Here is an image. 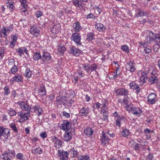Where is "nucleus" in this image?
Wrapping results in <instances>:
<instances>
[{"label":"nucleus","mask_w":160,"mask_h":160,"mask_svg":"<svg viewBox=\"0 0 160 160\" xmlns=\"http://www.w3.org/2000/svg\"><path fill=\"white\" fill-rule=\"evenodd\" d=\"M15 156V153L14 151L12 150L8 149L0 155V158L2 160H12L10 157L13 158Z\"/></svg>","instance_id":"nucleus-1"},{"label":"nucleus","mask_w":160,"mask_h":160,"mask_svg":"<svg viewBox=\"0 0 160 160\" xmlns=\"http://www.w3.org/2000/svg\"><path fill=\"white\" fill-rule=\"evenodd\" d=\"M147 37L144 42L145 44H149L151 42L154 41L155 34L151 31H148Z\"/></svg>","instance_id":"nucleus-2"},{"label":"nucleus","mask_w":160,"mask_h":160,"mask_svg":"<svg viewBox=\"0 0 160 160\" xmlns=\"http://www.w3.org/2000/svg\"><path fill=\"white\" fill-rule=\"evenodd\" d=\"M10 131L9 129L0 127V138L3 137L4 139H7L10 135Z\"/></svg>","instance_id":"nucleus-3"},{"label":"nucleus","mask_w":160,"mask_h":160,"mask_svg":"<svg viewBox=\"0 0 160 160\" xmlns=\"http://www.w3.org/2000/svg\"><path fill=\"white\" fill-rule=\"evenodd\" d=\"M72 40L75 42L77 45H81V36L78 33H74L72 34L71 38Z\"/></svg>","instance_id":"nucleus-4"},{"label":"nucleus","mask_w":160,"mask_h":160,"mask_svg":"<svg viewBox=\"0 0 160 160\" xmlns=\"http://www.w3.org/2000/svg\"><path fill=\"white\" fill-rule=\"evenodd\" d=\"M148 73L146 72H143L141 73V76L139 79V85L142 86L146 82L148 79Z\"/></svg>","instance_id":"nucleus-5"},{"label":"nucleus","mask_w":160,"mask_h":160,"mask_svg":"<svg viewBox=\"0 0 160 160\" xmlns=\"http://www.w3.org/2000/svg\"><path fill=\"white\" fill-rule=\"evenodd\" d=\"M90 108L87 107H83L79 110V115L81 117H86L89 112Z\"/></svg>","instance_id":"nucleus-6"},{"label":"nucleus","mask_w":160,"mask_h":160,"mask_svg":"<svg viewBox=\"0 0 160 160\" xmlns=\"http://www.w3.org/2000/svg\"><path fill=\"white\" fill-rule=\"evenodd\" d=\"M130 88L133 90H136V93L137 94L139 93L141 90V89L139 87L138 85L137 84L135 81L131 82L129 84Z\"/></svg>","instance_id":"nucleus-7"},{"label":"nucleus","mask_w":160,"mask_h":160,"mask_svg":"<svg viewBox=\"0 0 160 160\" xmlns=\"http://www.w3.org/2000/svg\"><path fill=\"white\" fill-rule=\"evenodd\" d=\"M135 63L131 61H129L127 62L126 65V69L131 72H133L135 70Z\"/></svg>","instance_id":"nucleus-8"},{"label":"nucleus","mask_w":160,"mask_h":160,"mask_svg":"<svg viewBox=\"0 0 160 160\" xmlns=\"http://www.w3.org/2000/svg\"><path fill=\"white\" fill-rule=\"evenodd\" d=\"M66 97L65 96H62L59 95L56 98V103L60 105L64 104L66 103Z\"/></svg>","instance_id":"nucleus-9"},{"label":"nucleus","mask_w":160,"mask_h":160,"mask_svg":"<svg viewBox=\"0 0 160 160\" xmlns=\"http://www.w3.org/2000/svg\"><path fill=\"white\" fill-rule=\"evenodd\" d=\"M51 58L50 54L48 52H43L41 57V59L43 62H45L50 60Z\"/></svg>","instance_id":"nucleus-10"},{"label":"nucleus","mask_w":160,"mask_h":160,"mask_svg":"<svg viewBox=\"0 0 160 160\" xmlns=\"http://www.w3.org/2000/svg\"><path fill=\"white\" fill-rule=\"evenodd\" d=\"M109 140V138L106 135V134L103 131L102 132V136L100 138L101 143L103 145H106L108 143Z\"/></svg>","instance_id":"nucleus-11"},{"label":"nucleus","mask_w":160,"mask_h":160,"mask_svg":"<svg viewBox=\"0 0 160 160\" xmlns=\"http://www.w3.org/2000/svg\"><path fill=\"white\" fill-rule=\"evenodd\" d=\"M156 97V95L154 93H150L148 97V102L149 104H154L156 101L155 98Z\"/></svg>","instance_id":"nucleus-12"},{"label":"nucleus","mask_w":160,"mask_h":160,"mask_svg":"<svg viewBox=\"0 0 160 160\" xmlns=\"http://www.w3.org/2000/svg\"><path fill=\"white\" fill-rule=\"evenodd\" d=\"M32 109L34 110V112L38 115V117L42 114L43 110L40 106L35 105L33 107Z\"/></svg>","instance_id":"nucleus-13"},{"label":"nucleus","mask_w":160,"mask_h":160,"mask_svg":"<svg viewBox=\"0 0 160 160\" xmlns=\"http://www.w3.org/2000/svg\"><path fill=\"white\" fill-rule=\"evenodd\" d=\"M116 92L119 95L127 96L129 95V91L125 88H121L116 91Z\"/></svg>","instance_id":"nucleus-14"},{"label":"nucleus","mask_w":160,"mask_h":160,"mask_svg":"<svg viewBox=\"0 0 160 160\" xmlns=\"http://www.w3.org/2000/svg\"><path fill=\"white\" fill-rule=\"evenodd\" d=\"M95 28L96 30L100 32H103L106 29V27L100 23H96Z\"/></svg>","instance_id":"nucleus-15"},{"label":"nucleus","mask_w":160,"mask_h":160,"mask_svg":"<svg viewBox=\"0 0 160 160\" xmlns=\"http://www.w3.org/2000/svg\"><path fill=\"white\" fill-rule=\"evenodd\" d=\"M148 82L150 84H153L159 82V80L157 77L152 75L149 78Z\"/></svg>","instance_id":"nucleus-16"},{"label":"nucleus","mask_w":160,"mask_h":160,"mask_svg":"<svg viewBox=\"0 0 160 160\" xmlns=\"http://www.w3.org/2000/svg\"><path fill=\"white\" fill-rule=\"evenodd\" d=\"M126 118L124 116H119L116 121V125L118 126L119 127H120L122 122H124Z\"/></svg>","instance_id":"nucleus-17"},{"label":"nucleus","mask_w":160,"mask_h":160,"mask_svg":"<svg viewBox=\"0 0 160 160\" xmlns=\"http://www.w3.org/2000/svg\"><path fill=\"white\" fill-rule=\"evenodd\" d=\"M54 25L52 28L51 30L53 33H56L59 32L60 30V24L58 22H57L56 23H54Z\"/></svg>","instance_id":"nucleus-18"},{"label":"nucleus","mask_w":160,"mask_h":160,"mask_svg":"<svg viewBox=\"0 0 160 160\" xmlns=\"http://www.w3.org/2000/svg\"><path fill=\"white\" fill-rule=\"evenodd\" d=\"M131 111L132 114L137 116H139L142 112L140 108L135 107L131 108Z\"/></svg>","instance_id":"nucleus-19"},{"label":"nucleus","mask_w":160,"mask_h":160,"mask_svg":"<svg viewBox=\"0 0 160 160\" xmlns=\"http://www.w3.org/2000/svg\"><path fill=\"white\" fill-rule=\"evenodd\" d=\"M46 91L44 85H41L38 88V93L39 95L43 96L46 94Z\"/></svg>","instance_id":"nucleus-20"},{"label":"nucleus","mask_w":160,"mask_h":160,"mask_svg":"<svg viewBox=\"0 0 160 160\" xmlns=\"http://www.w3.org/2000/svg\"><path fill=\"white\" fill-rule=\"evenodd\" d=\"M72 27L76 32L80 31L82 29L80 22L78 21H77L74 22L73 24Z\"/></svg>","instance_id":"nucleus-21"},{"label":"nucleus","mask_w":160,"mask_h":160,"mask_svg":"<svg viewBox=\"0 0 160 160\" xmlns=\"http://www.w3.org/2000/svg\"><path fill=\"white\" fill-rule=\"evenodd\" d=\"M81 52V51L76 47L73 46L71 49V53L74 54L75 56H78Z\"/></svg>","instance_id":"nucleus-22"},{"label":"nucleus","mask_w":160,"mask_h":160,"mask_svg":"<svg viewBox=\"0 0 160 160\" xmlns=\"http://www.w3.org/2000/svg\"><path fill=\"white\" fill-rule=\"evenodd\" d=\"M70 128V122L67 121H63L62 124L61 128L64 131L69 130Z\"/></svg>","instance_id":"nucleus-23"},{"label":"nucleus","mask_w":160,"mask_h":160,"mask_svg":"<svg viewBox=\"0 0 160 160\" xmlns=\"http://www.w3.org/2000/svg\"><path fill=\"white\" fill-rule=\"evenodd\" d=\"M81 1L79 0H73L72 2L78 9H80L83 8V5Z\"/></svg>","instance_id":"nucleus-24"},{"label":"nucleus","mask_w":160,"mask_h":160,"mask_svg":"<svg viewBox=\"0 0 160 160\" xmlns=\"http://www.w3.org/2000/svg\"><path fill=\"white\" fill-rule=\"evenodd\" d=\"M93 130L90 128H86L84 131V133L87 137H89L93 135Z\"/></svg>","instance_id":"nucleus-25"},{"label":"nucleus","mask_w":160,"mask_h":160,"mask_svg":"<svg viewBox=\"0 0 160 160\" xmlns=\"http://www.w3.org/2000/svg\"><path fill=\"white\" fill-rule=\"evenodd\" d=\"M107 103L108 102L105 100L102 101L100 103L101 105L102 106L101 110V112L107 111V108L106 105Z\"/></svg>","instance_id":"nucleus-26"},{"label":"nucleus","mask_w":160,"mask_h":160,"mask_svg":"<svg viewBox=\"0 0 160 160\" xmlns=\"http://www.w3.org/2000/svg\"><path fill=\"white\" fill-rule=\"evenodd\" d=\"M30 32L32 34L35 35L36 34H39L40 30L36 26L33 25L30 28Z\"/></svg>","instance_id":"nucleus-27"},{"label":"nucleus","mask_w":160,"mask_h":160,"mask_svg":"<svg viewBox=\"0 0 160 160\" xmlns=\"http://www.w3.org/2000/svg\"><path fill=\"white\" fill-rule=\"evenodd\" d=\"M21 108L23 111H28V110L29 111L28 105L27 103L25 102H21Z\"/></svg>","instance_id":"nucleus-28"},{"label":"nucleus","mask_w":160,"mask_h":160,"mask_svg":"<svg viewBox=\"0 0 160 160\" xmlns=\"http://www.w3.org/2000/svg\"><path fill=\"white\" fill-rule=\"evenodd\" d=\"M29 115V113L28 112H25L24 113L21 112V122L28 120V116Z\"/></svg>","instance_id":"nucleus-29"},{"label":"nucleus","mask_w":160,"mask_h":160,"mask_svg":"<svg viewBox=\"0 0 160 160\" xmlns=\"http://www.w3.org/2000/svg\"><path fill=\"white\" fill-rule=\"evenodd\" d=\"M17 38L18 36L17 34L14 35L12 37V40L10 42V46L11 47L13 48L14 47L17 40Z\"/></svg>","instance_id":"nucleus-30"},{"label":"nucleus","mask_w":160,"mask_h":160,"mask_svg":"<svg viewBox=\"0 0 160 160\" xmlns=\"http://www.w3.org/2000/svg\"><path fill=\"white\" fill-rule=\"evenodd\" d=\"M131 147L136 150H138L139 149V144L133 140L130 142Z\"/></svg>","instance_id":"nucleus-31"},{"label":"nucleus","mask_w":160,"mask_h":160,"mask_svg":"<svg viewBox=\"0 0 160 160\" xmlns=\"http://www.w3.org/2000/svg\"><path fill=\"white\" fill-rule=\"evenodd\" d=\"M68 152L72 155V157L73 158H76L78 155V152L76 150H75L73 148H71L70 150L68 151Z\"/></svg>","instance_id":"nucleus-32"},{"label":"nucleus","mask_w":160,"mask_h":160,"mask_svg":"<svg viewBox=\"0 0 160 160\" xmlns=\"http://www.w3.org/2000/svg\"><path fill=\"white\" fill-rule=\"evenodd\" d=\"M32 151V153L35 154H41L42 152V149L39 147L34 148Z\"/></svg>","instance_id":"nucleus-33"},{"label":"nucleus","mask_w":160,"mask_h":160,"mask_svg":"<svg viewBox=\"0 0 160 160\" xmlns=\"http://www.w3.org/2000/svg\"><path fill=\"white\" fill-rule=\"evenodd\" d=\"M140 44L143 46L145 48L144 49V51L146 53H149L151 52L152 49L151 48L145 47V45L147 44H145L144 42L143 43L142 42H140Z\"/></svg>","instance_id":"nucleus-34"},{"label":"nucleus","mask_w":160,"mask_h":160,"mask_svg":"<svg viewBox=\"0 0 160 160\" xmlns=\"http://www.w3.org/2000/svg\"><path fill=\"white\" fill-rule=\"evenodd\" d=\"M42 55L40 52H37L33 55V59L35 61L38 60L39 59H41Z\"/></svg>","instance_id":"nucleus-35"},{"label":"nucleus","mask_w":160,"mask_h":160,"mask_svg":"<svg viewBox=\"0 0 160 160\" xmlns=\"http://www.w3.org/2000/svg\"><path fill=\"white\" fill-rule=\"evenodd\" d=\"M10 81L12 82H20V75L19 74H17V75L15 76L10 79Z\"/></svg>","instance_id":"nucleus-36"},{"label":"nucleus","mask_w":160,"mask_h":160,"mask_svg":"<svg viewBox=\"0 0 160 160\" xmlns=\"http://www.w3.org/2000/svg\"><path fill=\"white\" fill-rule=\"evenodd\" d=\"M24 75L27 78H30L32 75V72L29 69H26L23 73Z\"/></svg>","instance_id":"nucleus-37"},{"label":"nucleus","mask_w":160,"mask_h":160,"mask_svg":"<svg viewBox=\"0 0 160 160\" xmlns=\"http://www.w3.org/2000/svg\"><path fill=\"white\" fill-rule=\"evenodd\" d=\"M89 158V156L87 155H80L78 157V160H88Z\"/></svg>","instance_id":"nucleus-38"},{"label":"nucleus","mask_w":160,"mask_h":160,"mask_svg":"<svg viewBox=\"0 0 160 160\" xmlns=\"http://www.w3.org/2000/svg\"><path fill=\"white\" fill-rule=\"evenodd\" d=\"M5 28L2 29L1 31H0V36L2 37H5L7 36L8 32L6 30Z\"/></svg>","instance_id":"nucleus-39"},{"label":"nucleus","mask_w":160,"mask_h":160,"mask_svg":"<svg viewBox=\"0 0 160 160\" xmlns=\"http://www.w3.org/2000/svg\"><path fill=\"white\" fill-rule=\"evenodd\" d=\"M72 138L71 136L70 135L69 132H66L65 134L64 140L67 142L69 141Z\"/></svg>","instance_id":"nucleus-40"},{"label":"nucleus","mask_w":160,"mask_h":160,"mask_svg":"<svg viewBox=\"0 0 160 160\" xmlns=\"http://www.w3.org/2000/svg\"><path fill=\"white\" fill-rule=\"evenodd\" d=\"M66 48L63 46L60 45L58 48V51L61 54H63Z\"/></svg>","instance_id":"nucleus-41"},{"label":"nucleus","mask_w":160,"mask_h":160,"mask_svg":"<svg viewBox=\"0 0 160 160\" xmlns=\"http://www.w3.org/2000/svg\"><path fill=\"white\" fill-rule=\"evenodd\" d=\"M94 36V34L92 32H90L87 35V40L88 41H92L93 39Z\"/></svg>","instance_id":"nucleus-42"},{"label":"nucleus","mask_w":160,"mask_h":160,"mask_svg":"<svg viewBox=\"0 0 160 160\" xmlns=\"http://www.w3.org/2000/svg\"><path fill=\"white\" fill-rule=\"evenodd\" d=\"M147 14L146 12H145L144 11H142L140 9L138 10V14L137 15L138 17H143Z\"/></svg>","instance_id":"nucleus-43"},{"label":"nucleus","mask_w":160,"mask_h":160,"mask_svg":"<svg viewBox=\"0 0 160 160\" xmlns=\"http://www.w3.org/2000/svg\"><path fill=\"white\" fill-rule=\"evenodd\" d=\"M154 41L156 42V44L160 45V35L159 34H155Z\"/></svg>","instance_id":"nucleus-44"},{"label":"nucleus","mask_w":160,"mask_h":160,"mask_svg":"<svg viewBox=\"0 0 160 160\" xmlns=\"http://www.w3.org/2000/svg\"><path fill=\"white\" fill-rule=\"evenodd\" d=\"M9 126L14 132H17L18 129L15 123H11L9 125Z\"/></svg>","instance_id":"nucleus-45"},{"label":"nucleus","mask_w":160,"mask_h":160,"mask_svg":"<svg viewBox=\"0 0 160 160\" xmlns=\"http://www.w3.org/2000/svg\"><path fill=\"white\" fill-rule=\"evenodd\" d=\"M122 135L123 137H126L128 136L129 134V132L128 130L127 129L122 131L121 132Z\"/></svg>","instance_id":"nucleus-46"},{"label":"nucleus","mask_w":160,"mask_h":160,"mask_svg":"<svg viewBox=\"0 0 160 160\" xmlns=\"http://www.w3.org/2000/svg\"><path fill=\"white\" fill-rule=\"evenodd\" d=\"M62 144V143L61 141L58 139L56 142L54 143L55 147L58 148H59L61 147Z\"/></svg>","instance_id":"nucleus-47"},{"label":"nucleus","mask_w":160,"mask_h":160,"mask_svg":"<svg viewBox=\"0 0 160 160\" xmlns=\"http://www.w3.org/2000/svg\"><path fill=\"white\" fill-rule=\"evenodd\" d=\"M118 103L122 104L123 103L124 104H127L128 103V100L125 97L122 100H121L120 99H118Z\"/></svg>","instance_id":"nucleus-48"},{"label":"nucleus","mask_w":160,"mask_h":160,"mask_svg":"<svg viewBox=\"0 0 160 160\" xmlns=\"http://www.w3.org/2000/svg\"><path fill=\"white\" fill-rule=\"evenodd\" d=\"M4 94L6 96H7L10 93V90L8 87H5L3 88Z\"/></svg>","instance_id":"nucleus-49"},{"label":"nucleus","mask_w":160,"mask_h":160,"mask_svg":"<svg viewBox=\"0 0 160 160\" xmlns=\"http://www.w3.org/2000/svg\"><path fill=\"white\" fill-rule=\"evenodd\" d=\"M122 50L124 52H126L127 53L129 52V48L126 45H123L122 46Z\"/></svg>","instance_id":"nucleus-50"},{"label":"nucleus","mask_w":160,"mask_h":160,"mask_svg":"<svg viewBox=\"0 0 160 160\" xmlns=\"http://www.w3.org/2000/svg\"><path fill=\"white\" fill-rule=\"evenodd\" d=\"M97 68V66L95 63H93L90 66V71L91 70V72L93 71H95Z\"/></svg>","instance_id":"nucleus-51"},{"label":"nucleus","mask_w":160,"mask_h":160,"mask_svg":"<svg viewBox=\"0 0 160 160\" xmlns=\"http://www.w3.org/2000/svg\"><path fill=\"white\" fill-rule=\"evenodd\" d=\"M25 53L27 55L28 54V50L26 48L23 47L21 48V55Z\"/></svg>","instance_id":"nucleus-52"},{"label":"nucleus","mask_w":160,"mask_h":160,"mask_svg":"<svg viewBox=\"0 0 160 160\" xmlns=\"http://www.w3.org/2000/svg\"><path fill=\"white\" fill-rule=\"evenodd\" d=\"M17 67L15 65H14L11 69V72L13 74H15L17 72Z\"/></svg>","instance_id":"nucleus-53"},{"label":"nucleus","mask_w":160,"mask_h":160,"mask_svg":"<svg viewBox=\"0 0 160 160\" xmlns=\"http://www.w3.org/2000/svg\"><path fill=\"white\" fill-rule=\"evenodd\" d=\"M84 70L86 71L87 72H90V65L89 64L85 63L84 66Z\"/></svg>","instance_id":"nucleus-54"},{"label":"nucleus","mask_w":160,"mask_h":160,"mask_svg":"<svg viewBox=\"0 0 160 160\" xmlns=\"http://www.w3.org/2000/svg\"><path fill=\"white\" fill-rule=\"evenodd\" d=\"M8 113L10 116H12L15 115L16 114V112L12 108H10L8 112Z\"/></svg>","instance_id":"nucleus-55"},{"label":"nucleus","mask_w":160,"mask_h":160,"mask_svg":"<svg viewBox=\"0 0 160 160\" xmlns=\"http://www.w3.org/2000/svg\"><path fill=\"white\" fill-rule=\"evenodd\" d=\"M101 113H103V118H102V119L104 121L108 120V116L107 111L104 112H102Z\"/></svg>","instance_id":"nucleus-56"},{"label":"nucleus","mask_w":160,"mask_h":160,"mask_svg":"<svg viewBox=\"0 0 160 160\" xmlns=\"http://www.w3.org/2000/svg\"><path fill=\"white\" fill-rule=\"evenodd\" d=\"M35 15L36 17L38 18L43 15V13L42 12L39 10L35 12Z\"/></svg>","instance_id":"nucleus-57"},{"label":"nucleus","mask_w":160,"mask_h":160,"mask_svg":"<svg viewBox=\"0 0 160 160\" xmlns=\"http://www.w3.org/2000/svg\"><path fill=\"white\" fill-rule=\"evenodd\" d=\"M69 153V152H68L67 151H64L61 158H66L67 159H68V158Z\"/></svg>","instance_id":"nucleus-58"},{"label":"nucleus","mask_w":160,"mask_h":160,"mask_svg":"<svg viewBox=\"0 0 160 160\" xmlns=\"http://www.w3.org/2000/svg\"><path fill=\"white\" fill-rule=\"evenodd\" d=\"M27 6L26 0H21V7Z\"/></svg>","instance_id":"nucleus-59"},{"label":"nucleus","mask_w":160,"mask_h":160,"mask_svg":"<svg viewBox=\"0 0 160 160\" xmlns=\"http://www.w3.org/2000/svg\"><path fill=\"white\" fill-rule=\"evenodd\" d=\"M160 45L158 44H155L154 45L153 47V49L155 52H157L160 48Z\"/></svg>","instance_id":"nucleus-60"},{"label":"nucleus","mask_w":160,"mask_h":160,"mask_svg":"<svg viewBox=\"0 0 160 160\" xmlns=\"http://www.w3.org/2000/svg\"><path fill=\"white\" fill-rule=\"evenodd\" d=\"M5 49L2 48L0 50V59H2L4 56Z\"/></svg>","instance_id":"nucleus-61"},{"label":"nucleus","mask_w":160,"mask_h":160,"mask_svg":"<svg viewBox=\"0 0 160 160\" xmlns=\"http://www.w3.org/2000/svg\"><path fill=\"white\" fill-rule=\"evenodd\" d=\"M95 18V16L93 14L90 13L89 14L87 15V18L88 19H94Z\"/></svg>","instance_id":"nucleus-62"},{"label":"nucleus","mask_w":160,"mask_h":160,"mask_svg":"<svg viewBox=\"0 0 160 160\" xmlns=\"http://www.w3.org/2000/svg\"><path fill=\"white\" fill-rule=\"evenodd\" d=\"M6 29V31L8 32V33H9L10 31L12 30V27L11 26H10L8 27H5L4 28Z\"/></svg>","instance_id":"nucleus-63"},{"label":"nucleus","mask_w":160,"mask_h":160,"mask_svg":"<svg viewBox=\"0 0 160 160\" xmlns=\"http://www.w3.org/2000/svg\"><path fill=\"white\" fill-rule=\"evenodd\" d=\"M153 155L152 154H149L147 157L148 160H153Z\"/></svg>","instance_id":"nucleus-64"}]
</instances>
